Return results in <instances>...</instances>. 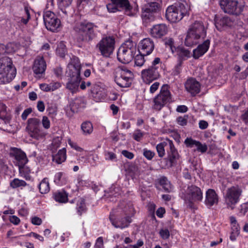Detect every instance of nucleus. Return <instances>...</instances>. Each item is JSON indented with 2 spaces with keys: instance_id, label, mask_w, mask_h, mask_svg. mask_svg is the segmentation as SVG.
Here are the masks:
<instances>
[{
  "instance_id": "ddd939ff",
  "label": "nucleus",
  "mask_w": 248,
  "mask_h": 248,
  "mask_svg": "<svg viewBox=\"0 0 248 248\" xmlns=\"http://www.w3.org/2000/svg\"><path fill=\"white\" fill-rule=\"evenodd\" d=\"M115 39L112 37L103 38L96 45L101 55L105 57H108L113 53L114 49Z\"/></svg>"
},
{
  "instance_id": "e433bc0d",
  "label": "nucleus",
  "mask_w": 248,
  "mask_h": 248,
  "mask_svg": "<svg viewBox=\"0 0 248 248\" xmlns=\"http://www.w3.org/2000/svg\"><path fill=\"white\" fill-rule=\"evenodd\" d=\"M27 185L25 181L18 178H15L10 182V186L13 188L25 187Z\"/></svg>"
},
{
  "instance_id": "f03ea898",
  "label": "nucleus",
  "mask_w": 248,
  "mask_h": 248,
  "mask_svg": "<svg viewBox=\"0 0 248 248\" xmlns=\"http://www.w3.org/2000/svg\"><path fill=\"white\" fill-rule=\"evenodd\" d=\"M81 64L77 58H74L68 65L66 73L69 77L66 88L72 93L76 92L81 80L80 77Z\"/></svg>"
},
{
  "instance_id": "a211bd4d",
  "label": "nucleus",
  "mask_w": 248,
  "mask_h": 248,
  "mask_svg": "<svg viewBox=\"0 0 248 248\" xmlns=\"http://www.w3.org/2000/svg\"><path fill=\"white\" fill-rule=\"evenodd\" d=\"M155 44L153 41L146 38L141 40L139 45V52L146 56L150 54L154 49Z\"/></svg>"
},
{
  "instance_id": "6ab92c4d",
  "label": "nucleus",
  "mask_w": 248,
  "mask_h": 248,
  "mask_svg": "<svg viewBox=\"0 0 248 248\" xmlns=\"http://www.w3.org/2000/svg\"><path fill=\"white\" fill-rule=\"evenodd\" d=\"M186 90L192 96H195L200 93L201 90V84L195 78H190L188 79L185 84Z\"/></svg>"
},
{
  "instance_id": "58836bf2",
  "label": "nucleus",
  "mask_w": 248,
  "mask_h": 248,
  "mask_svg": "<svg viewBox=\"0 0 248 248\" xmlns=\"http://www.w3.org/2000/svg\"><path fill=\"white\" fill-rule=\"evenodd\" d=\"M66 52V46L63 42H61L58 45V46L56 49V53L60 57H64Z\"/></svg>"
},
{
  "instance_id": "bb28decb",
  "label": "nucleus",
  "mask_w": 248,
  "mask_h": 248,
  "mask_svg": "<svg viewBox=\"0 0 248 248\" xmlns=\"http://www.w3.org/2000/svg\"><path fill=\"white\" fill-rule=\"evenodd\" d=\"M91 92L92 96L96 101H100L104 98V93L101 88L96 85H94L92 87Z\"/></svg>"
},
{
  "instance_id": "680f3d73",
  "label": "nucleus",
  "mask_w": 248,
  "mask_h": 248,
  "mask_svg": "<svg viewBox=\"0 0 248 248\" xmlns=\"http://www.w3.org/2000/svg\"><path fill=\"white\" fill-rule=\"evenodd\" d=\"M32 112V109L31 108H28L26 109L21 115V118L23 120H25L28 115Z\"/></svg>"
},
{
  "instance_id": "cd10ccee",
  "label": "nucleus",
  "mask_w": 248,
  "mask_h": 248,
  "mask_svg": "<svg viewBox=\"0 0 248 248\" xmlns=\"http://www.w3.org/2000/svg\"><path fill=\"white\" fill-rule=\"evenodd\" d=\"M70 105L71 107H72L73 111L78 112L79 109L85 107V103L83 98L81 97H79L73 100Z\"/></svg>"
},
{
  "instance_id": "ea45409f",
  "label": "nucleus",
  "mask_w": 248,
  "mask_h": 248,
  "mask_svg": "<svg viewBox=\"0 0 248 248\" xmlns=\"http://www.w3.org/2000/svg\"><path fill=\"white\" fill-rule=\"evenodd\" d=\"M146 56V55L141 53L137 55L134 59L135 65L139 67L142 66L145 62L144 56Z\"/></svg>"
},
{
  "instance_id": "774afa93",
  "label": "nucleus",
  "mask_w": 248,
  "mask_h": 248,
  "mask_svg": "<svg viewBox=\"0 0 248 248\" xmlns=\"http://www.w3.org/2000/svg\"><path fill=\"white\" fill-rule=\"evenodd\" d=\"M241 119L246 124L248 125V108L245 112L241 115Z\"/></svg>"
},
{
  "instance_id": "c756f323",
  "label": "nucleus",
  "mask_w": 248,
  "mask_h": 248,
  "mask_svg": "<svg viewBox=\"0 0 248 248\" xmlns=\"http://www.w3.org/2000/svg\"><path fill=\"white\" fill-rule=\"evenodd\" d=\"M157 181L165 192H170L172 191V186L166 177L162 176Z\"/></svg>"
},
{
  "instance_id": "39448f33",
  "label": "nucleus",
  "mask_w": 248,
  "mask_h": 248,
  "mask_svg": "<svg viewBox=\"0 0 248 248\" xmlns=\"http://www.w3.org/2000/svg\"><path fill=\"white\" fill-rule=\"evenodd\" d=\"M16 69L13 65V62L8 57L0 59V84L10 82L16 77Z\"/></svg>"
},
{
  "instance_id": "3c124183",
  "label": "nucleus",
  "mask_w": 248,
  "mask_h": 248,
  "mask_svg": "<svg viewBox=\"0 0 248 248\" xmlns=\"http://www.w3.org/2000/svg\"><path fill=\"white\" fill-rule=\"evenodd\" d=\"M159 234L163 239H168L170 236V232L168 229H161Z\"/></svg>"
},
{
  "instance_id": "dca6fc26",
  "label": "nucleus",
  "mask_w": 248,
  "mask_h": 248,
  "mask_svg": "<svg viewBox=\"0 0 248 248\" xmlns=\"http://www.w3.org/2000/svg\"><path fill=\"white\" fill-rule=\"evenodd\" d=\"M159 4L156 1L147 4L142 8V17L145 20H154L155 19V14L159 10Z\"/></svg>"
},
{
  "instance_id": "603ef678",
  "label": "nucleus",
  "mask_w": 248,
  "mask_h": 248,
  "mask_svg": "<svg viewBox=\"0 0 248 248\" xmlns=\"http://www.w3.org/2000/svg\"><path fill=\"white\" fill-rule=\"evenodd\" d=\"M198 141L193 140L191 138H186L185 140V143L187 147L192 148L194 146H196Z\"/></svg>"
},
{
  "instance_id": "6e6d98bb",
  "label": "nucleus",
  "mask_w": 248,
  "mask_h": 248,
  "mask_svg": "<svg viewBox=\"0 0 248 248\" xmlns=\"http://www.w3.org/2000/svg\"><path fill=\"white\" fill-rule=\"evenodd\" d=\"M107 7L109 12L114 13L118 10V8L119 7H117L116 4L112 2V3L108 4L107 5Z\"/></svg>"
},
{
  "instance_id": "864d4df0",
  "label": "nucleus",
  "mask_w": 248,
  "mask_h": 248,
  "mask_svg": "<svg viewBox=\"0 0 248 248\" xmlns=\"http://www.w3.org/2000/svg\"><path fill=\"white\" fill-rule=\"evenodd\" d=\"M197 150L202 153H205L208 149L207 146L205 144H202L200 141H198L196 145Z\"/></svg>"
},
{
  "instance_id": "c9c22d12",
  "label": "nucleus",
  "mask_w": 248,
  "mask_h": 248,
  "mask_svg": "<svg viewBox=\"0 0 248 248\" xmlns=\"http://www.w3.org/2000/svg\"><path fill=\"white\" fill-rule=\"evenodd\" d=\"M54 198L56 201L61 203L66 202L68 200L67 195L64 192L55 193L54 194Z\"/></svg>"
},
{
  "instance_id": "9d476101",
  "label": "nucleus",
  "mask_w": 248,
  "mask_h": 248,
  "mask_svg": "<svg viewBox=\"0 0 248 248\" xmlns=\"http://www.w3.org/2000/svg\"><path fill=\"white\" fill-rule=\"evenodd\" d=\"M133 74L132 72L125 68H119L115 73V81L122 88L129 87L131 84Z\"/></svg>"
},
{
  "instance_id": "bf43d9fd",
  "label": "nucleus",
  "mask_w": 248,
  "mask_h": 248,
  "mask_svg": "<svg viewBox=\"0 0 248 248\" xmlns=\"http://www.w3.org/2000/svg\"><path fill=\"white\" fill-rule=\"evenodd\" d=\"M160 85V83L158 82H154L150 88V92L152 93H154L158 89Z\"/></svg>"
},
{
  "instance_id": "0e129e2a",
  "label": "nucleus",
  "mask_w": 248,
  "mask_h": 248,
  "mask_svg": "<svg viewBox=\"0 0 248 248\" xmlns=\"http://www.w3.org/2000/svg\"><path fill=\"white\" fill-rule=\"evenodd\" d=\"M122 154L125 157L130 159H132L134 156V154L130 152L127 150L122 151Z\"/></svg>"
},
{
  "instance_id": "49530a36",
  "label": "nucleus",
  "mask_w": 248,
  "mask_h": 248,
  "mask_svg": "<svg viewBox=\"0 0 248 248\" xmlns=\"http://www.w3.org/2000/svg\"><path fill=\"white\" fill-rule=\"evenodd\" d=\"M143 155L146 159L151 160L155 156V153L150 150L144 148L143 150Z\"/></svg>"
},
{
  "instance_id": "e2e57ef3",
  "label": "nucleus",
  "mask_w": 248,
  "mask_h": 248,
  "mask_svg": "<svg viewBox=\"0 0 248 248\" xmlns=\"http://www.w3.org/2000/svg\"><path fill=\"white\" fill-rule=\"evenodd\" d=\"M31 222L33 225H40L41 224V223L42 222V220L39 217H32Z\"/></svg>"
},
{
  "instance_id": "412c9836",
  "label": "nucleus",
  "mask_w": 248,
  "mask_h": 248,
  "mask_svg": "<svg viewBox=\"0 0 248 248\" xmlns=\"http://www.w3.org/2000/svg\"><path fill=\"white\" fill-rule=\"evenodd\" d=\"M46 66V63L44 58L42 57H37L32 66L34 73L36 75L44 73Z\"/></svg>"
},
{
  "instance_id": "2eb2a0df",
  "label": "nucleus",
  "mask_w": 248,
  "mask_h": 248,
  "mask_svg": "<svg viewBox=\"0 0 248 248\" xmlns=\"http://www.w3.org/2000/svg\"><path fill=\"white\" fill-rule=\"evenodd\" d=\"M44 21L46 29L52 31H56L61 25L60 20L54 13L46 11L43 16Z\"/></svg>"
},
{
  "instance_id": "052dcab7",
  "label": "nucleus",
  "mask_w": 248,
  "mask_h": 248,
  "mask_svg": "<svg viewBox=\"0 0 248 248\" xmlns=\"http://www.w3.org/2000/svg\"><path fill=\"white\" fill-rule=\"evenodd\" d=\"M103 248V240L102 237H100L96 240L94 248Z\"/></svg>"
},
{
  "instance_id": "5fc2aeb1",
  "label": "nucleus",
  "mask_w": 248,
  "mask_h": 248,
  "mask_svg": "<svg viewBox=\"0 0 248 248\" xmlns=\"http://www.w3.org/2000/svg\"><path fill=\"white\" fill-rule=\"evenodd\" d=\"M42 124L43 126L45 129H48V128H49L50 126V122L49 120L46 116H44L43 117Z\"/></svg>"
},
{
  "instance_id": "c03bdc74",
  "label": "nucleus",
  "mask_w": 248,
  "mask_h": 248,
  "mask_svg": "<svg viewBox=\"0 0 248 248\" xmlns=\"http://www.w3.org/2000/svg\"><path fill=\"white\" fill-rule=\"evenodd\" d=\"M62 138L57 137L53 139L52 142V153L54 152V150H56L60 147L61 143Z\"/></svg>"
},
{
  "instance_id": "f704fd0d",
  "label": "nucleus",
  "mask_w": 248,
  "mask_h": 248,
  "mask_svg": "<svg viewBox=\"0 0 248 248\" xmlns=\"http://www.w3.org/2000/svg\"><path fill=\"white\" fill-rule=\"evenodd\" d=\"M65 174L62 172H59L55 174L54 182L58 185H62L66 183Z\"/></svg>"
},
{
  "instance_id": "4be33fe9",
  "label": "nucleus",
  "mask_w": 248,
  "mask_h": 248,
  "mask_svg": "<svg viewBox=\"0 0 248 248\" xmlns=\"http://www.w3.org/2000/svg\"><path fill=\"white\" fill-rule=\"evenodd\" d=\"M109 219L112 224L115 228H119L121 229L127 227L132 221L131 218L129 216H127L124 217L122 218L119 221H115L113 218V215L110 214L109 216Z\"/></svg>"
},
{
  "instance_id": "37998d69",
  "label": "nucleus",
  "mask_w": 248,
  "mask_h": 248,
  "mask_svg": "<svg viewBox=\"0 0 248 248\" xmlns=\"http://www.w3.org/2000/svg\"><path fill=\"white\" fill-rule=\"evenodd\" d=\"M229 19L226 17H223L220 18L218 21H216L215 25L216 27L219 29V28L227 26L229 23Z\"/></svg>"
},
{
  "instance_id": "9b49d317",
  "label": "nucleus",
  "mask_w": 248,
  "mask_h": 248,
  "mask_svg": "<svg viewBox=\"0 0 248 248\" xmlns=\"http://www.w3.org/2000/svg\"><path fill=\"white\" fill-rule=\"evenodd\" d=\"M242 193V189L238 186H232L227 189L224 199L228 208L232 210L234 208L235 204L239 201Z\"/></svg>"
},
{
  "instance_id": "13d9d810",
  "label": "nucleus",
  "mask_w": 248,
  "mask_h": 248,
  "mask_svg": "<svg viewBox=\"0 0 248 248\" xmlns=\"http://www.w3.org/2000/svg\"><path fill=\"white\" fill-rule=\"evenodd\" d=\"M9 220L12 223L16 225H18L20 221V219L16 216H10Z\"/></svg>"
},
{
  "instance_id": "1a4fd4ad",
  "label": "nucleus",
  "mask_w": 248,
  "mask_h": 248,
  "mask_svg": "<svg viewBox=\"0 0 248 248\" xmlns=\"http://www.w3.org/2000/svg\"><path fill=\"white\" fill-rule=\"evenodd\" d=\"M171 99L169 87L164 84L162 86L159 93L154 98L153 107L156 110H160L166 104L170 102Z\"/></svg>"
},
{
  "instance_id": "6e6552de",
  "label": "nucleus",
  "mask_w": 248,
  "mask_h": 248,
  "mask_svg": "<svg viewBox=\"0 0 248 248\" xmlns=\"http://www.w3.org/2000/svg\"><path fill=\"white\" fill-rule=\"evenodd\" d=\"M219 4L225 13L235 15L241 14L245 7L242 0H220Z\"/></svg>"
},
{
  "instance_id": "393cba45",
  "label": "nucleus",
  "mask_w": 248,
  "mask_h": 248,
  "mask_svg": "<svg viewBox=\"0 0 248 248\" xmlns=\"http://www.w3.org/2000/svg\"><path fill=\"white\" fill-rule=\"evenodd\" d=\"M168 144L170 147V151L168 152V158L170 162V166H171L175 163L176 160L179 158V155L172 141L170 140H168Z\"/></svg>"
},
{
  "instance_id": "473e14b6",
  "label": "nucleus",
  "mask_w": 248,
  "mask_h": 248,
  "mask_svg": "<svg viewBox=\"0 0 248 248\" xmlns=\"http://www.w3.org/2000/svg\"><path fill=\"white\" fill-rule=\"evenodd\" d=\"M116 4L117 7L125 9L126 11H129L131 9V6L128 0H111Z\"/></svg>"
},
{
  "instance_id": "aec40b11",
  "label": "nucleus",
  "mask_w": 248,
  "mask_h": 248,
  "mask_svg": "<svg viewBox=\"0 0 248 248\" xmlns=\"http://www.w3.org/2000/svg\"><path fill=\"white\" fill-rule=\"evenodd\" d=\"M168 30V28L165 24H157L151 29L150 34L154 38H160L167 33Z\"/></svg>"
},
{
  "instance_id": "4468645a",
  "label": "nucleus",
  "mask_w": 248,
  "mask_h": 248,
  "mask_svg": "<svg viewBox=\"0 0 248 248\" xmlns=\"http://www.w3.org/2000/svg\"><path fill=\"white\" fill-rule=\"evenodd\" d=\"M186 192V198L189 202V206L191 208L193 206V202H201L203 198L201 188L196 186H188Z\"/></svg>"
},
{
  "instance_id": "f8f14e48",
  "label": "nucleus",
  "mask_w": 248,
  "mask_h": 248,
  "mask_svg": "<svg viewBox=\"0 0 248 248\" xmlns=\"http://www.w3.org/2000/svg\"><path fill=\"white\" fill-rule=\"evenodd\" d=\"M40 121L36 118H30L27 122V129L30 136L36 140L44 138L46 134L40 129Z\"/></svg>"
},
{
  "instance_id": "a878e982",
  "label": "nucleus",
  "mask_w": 248,
  "mask_h": 248,
  "mask_svg": "<svg viewBox=\"0 0 248 248\" xmlns=\"http://www.w3.org/2000/svg\"><path fill=\"white\" fill-rule=\"evenodd\" d=\"M66 149L65 148L60 150L56 154L53 153L52 155L53 161L58 164L63 162L66 160Z\"/></svg>"
},
{
  "instance_id": "7c9ffc66",
  "label": "nucleus",
  "mask_w": 248,
  "mask_h": 248,
  "mask_svg": "<svg viewBox=\"0 0 248 248\" xmlns=\"http://www.w3.org/2000/svg\"><path fill=\"white\" fill-rule=\"evenodd\" d=\"M175 52L176 53L179 59L181 60L188 58L190 56V51L182 46L176 47L174 50V52Z\"/></svg>"
},
{
  "instance_id": "338daca9",
  "label": "nucleus",
  "mask_w": 248,
  "mask_h": 248,
  "mask_svg": "<svg viewBox=\"0 0 248 248\" xmlns=\"http://www.w3.org/2000/svg\"><path fill=\"white\" fill-rule=\"evenodd\" d=\"M73 0H59L60 5L62 7H67L69 6Z\"/></svg>"
},
{
  "instance_id": "a18cd8bd",
  "label": "nucleus",
  "mask_w": 248,
  "mask_h": 248,
  "mask_svg": "<svg viewBox=\"0 0 248 248\" xmlns=\"http://www.w3.org/2000/svg\"><path fill=\"white\" fill-rule=\"evenodd\" d=\"M106 160L116 161L117 160L116 155L113 152L105 151L104 153Z\"/></svg>"
},
{
  "instance_id": "de8ad7c7",
  "label": "nucleus",
  "mask_w": 248,
  "mask_h": 248,
  "mask_svg": "<svg viewBox=\"0 0 248 248\" xmlns=\"http://www.w3.org/2000/svg\"><path fill=\"white\" fill-rule=\"evenodd\" d=\"M6 53H11L15 52L16 50V47L15 44L13 43H9L5 46Z\"/></svg>"
},
{
  "instance_id": "69168bd1",
  "label": "nucleus",
  "mask_w": 248,
  "mask_h": 248,
  "mask_svg": "<svg viewBox=\"0 0 248 248\" xmlns=\"http://www.w3.org/2000/svg\"><path fill=\"white\" fill-rule=\"evenodd\" d=\"M68 144L71 146L72 148L78 151L81 152L83 151L82 148L79 147L76 143L73 142L70 140H68Z\"/></svg>"
},
{
  "instance_id": "5701e85b",
  "label": "nucleus",
  "mask_w": 248,
  "mask_h": 248,
  "mask_svg": "<svg viewBox=\"0 0 248 248\" xmlns=\"http://www.w3.org/2000/svg\"><path fill=\"white\" fill-rule=\"evenodd\" d=\"M218 202V196L215 191L212 189H208L206 192L205 204L208 206L211 207L215 204H217Z\"/></svg>"
},
{
  "instance_id": "72a5a7b5",
  "label": "nucleus",
  "mask_w": 248,
  "mask_h": 248,
  "mask_svg": "<svg viewBox=\"0 0 248 248\" xmlns=\"http://www.w3.org/2000/svg\"><path fill=\"white\" fill-rule=\"evenodd\" d=\"M81 129L83 134L89 135L92 133L93 126L92 124L90 122H84L81 125Z\"/></svg>"
},
{
  "instance_id": "79ce46f5",
  "label": "nucleus",
  "mask_w": 248,
  "mask_h": 248,
  "mask_svg": "<svg viewBox=\"0 0 248 248\" xmlns=\"http://www.w3.org/2000/svg\"><path fill=\"white\" fill-rule=\"evenodd\" d=\"M31 19L30 10L27 6L24 7V15L21 18V22L26 25Z\"/></svg>"
},
{
  "instance_id": "7ed1b4c3",
  "label": "nucleus",
  "mask_w": 248,
  "mask_h": 248,
  "mask_svg": "<svg viewBox=\"0 0 248 248\" xmlns=\"http://www.w3.org/2000/svg\"><path fill=\"white\" fill-rule=\"evenodd\" d=\"M206 35V29L203 23L196 21L192 24L187 31L185 43L187 46H192L199 43V40Z\"/></svg>"
},
{
  "instance_id": "f257e3e1",
  "label": "nucleus",
  "mask_w": 248,
  "mask_h": 248,
  "mask_svg": "<svg viewBox=\"0 0 248 248\" xmlns=\"http://www.w3.org/2000/svg\"><path fill=\"white\" fill-rule=\"evenodd\" d=\"M74 30L76 33L77 40L79 42L89 43L97 34V26L87 21L77 23L74 27Z\"/></svg>"
},
{
  "instance_id": "20e7f679",
  "label": "nucleus",
  "mask_w": 248,
  "mask_h": 248,
  "mask_svg": "<svg viewBox=\"0 0 248 248\" xmlns=\"http://www.w3.org/2000/svg\"><path fill=\"white\" fill-rule=\"evenodd\" d=\"M189 7L186 1H179L169 6L166 12L167 19L171 22L181 20L188 14Z\"/></svg>"
},
{
  "instance_id": "0eeeda50",
  "label": "nucleus",
  "mask_w": 248,
  "mask_h": 248,
  "mask_svg": "<svg viewBox=\"0 0 248 248\" xmlns=\"http://www.w3.org/2000/svg\"><path fill=\"white\" fill-rule=\"evenodd\" d=\"M161 64L160 59L156 57L152 62L150 66L141 71V77L145 83L149 84L160 77V72L161 70Z\"/></svg>"
},
{
  "instance_id": "f3484780",
  "label": "nucleus",
  "mask_w": 248,
  "mask_h": 248,
  "mask_svg": "<svg viewBox=\"0 0 248 248\" xmlns=\"http://www.w3.org/2000/svg\"><path fill=\"white\" fill-rule=\"evenodd\" d=\"M10 155L14 157L19 169L23 168L28 161L25 153L20 149L16 148H11Z\"/></svg>"
},
{
  "instance_id": "8fccbe9b",
  "label": "nucleus",
  "mask_w": 248,
  "mask_h": 248,
  "mask_svg": "<svg viewBox=\"0 0 248 248\" xmlns=\"http://www.w3.org/2000/svg\"><path fill=\"white\" fill-rule=\"evenodd\" d=\"M143 136V133L140 129L136 130L133 134V139L137 141H140Z\"/></svg>"
},
{
  "instance_id": "2f4dec72",
  "label": "nucleus",
  "mask_w": 248,
  "mask_h": 248,
  "mask_svg": "<svg viewBox=\"0 0 248 248\" xmlns=\"http://www.w3.org/2000/svg\"><path fill=\"white\" fill-rule=\"evenodd\" d=\"M39 189L40 193L42 194H46L49 191L50 186L47 178H44L40 182L39 185Z\"/></svg>"
},
{
  "instance_id": "c85d7f7f",
  "label": "nucleus",
  "mask_w": 248,
  "mask_h": 248,
  "mask_svg": "<svg viewBox=\"0 0 248 248\" xmlns=\"http://www.w3.org/2000/svg\"><path fill=\"white\" fill-rule=\"evenodd\" d=\"M6 108V105L0 102V119L2 120L5 124H8L9 123L11 118Z\"/></svg>"
},
{
  "instance_id": "4c0bfd02",
  "label": "nucleus",
  "mask_w": 248,
  "mask_h": 248,
  "mask_svg": "<svg viewBox=\"0 0 248 248\" xmlns=\"http://www.w3.org/2000/svg\"><path fill=\"white\" fill-rule=\"evenodd\" d=\"M168 142H162L158 144L156 146L157 152L158 156L160 157H162L164 156L165 154V147L168 145Z\"/></svg>"
},
{
  "instance_id": "4d7b16f0",
  "label": "nucleus",
  "mask_w": 248,
  "mask_h": 248,
  "mask_svg": "<svg viewBox=\"0 0 248 248\" xmlns=\"http://www.w3.org/2000/svg\"><path fill=\"white\" fill-rule=\"evenodd\" d=\"M50 92L54 91L61 87V84L60 82H51L49 84Z\"/></svg>"
},
{
  "instance_id": "a19ab883",
  "label": "nucleus",
  "mask_w": 248,
  "mask_h": 248,
  "mask_svg": "<svg viewBox=\"0 0 248 248\" xmlns=\"http://www.w3.org/2000/svg\"><path fill=\"white\" fill-rule=\"evenodd\" d=\"M163 42L166 47L169 48L172 53H174L175 47L174 46V40L172 38H166L163 40Z\"/></svg>"
},
{
  "instance_id": "09e8293b",
  "label": "nucleus",
  "mask_w": 248,
  "mask_h": 248,
  "mask_svg": "<svg viewBox=\"0 0 248 248\" xmlns=\"http://www.w3.org/2000/svg\"><path fill=\"white\" fill-rule=\"evenodd\" d=\"M188 118V116L187 115H185L183 116H179L177 117L176 119V121L178 124L185 126L186 125L187 119Z\"/></svg>"
},
{
  "instance_id": "423d86ee",
  "label": "nucleus",
  "mask_w": 248,
  "mask_h": 248,
  "mask_svg": "<svg viewBox=\"0 0 248 248\" xmlns=\"http://www.w3.org/2000/svg\"><path fill=\"white\" fill-rule=\"evenodd\" d=\"M136 51V44L131 40H127L122 44L117 51L118 60L123 63H128L132 60Z\"/></svg>"
},
{
  "instance_id": "b1692460",
  "label": "nucleus",
  "mask_w": 248,
  "mask_h": 248,
  "mask_svg": "<svg viewBox=\"0 0 248 248\" xmlns=\"http://www.w3.org/2000/svg\"><path fill=\"white\" fill-rule=\"evenodd\" d=\"M210 41L206 40L202 44L199 45L198 47L193 50V56L197 59L204 54L209 49Z\"/></svg>"
}]
</instances>
